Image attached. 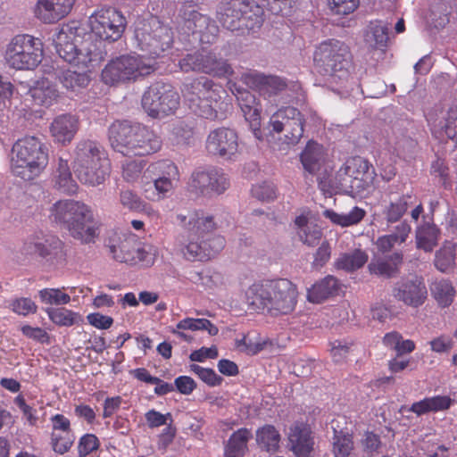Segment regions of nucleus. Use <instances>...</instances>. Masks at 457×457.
Here are the masks:
<instances>
[{
	"label": "nucleus",
	"mask_w": 457,
	"mask_h": 457,
	"mask_svg": "<svg viewBox=\"0 0 457 457\" xmlns=\"http://www.w3.org/2000/svg\"><path fill=\"white\" fill-rule=\"evenodd\" d=\"M91 31L86 32L77 21L60 26L52 40L59 56L79 69H88L101 57L102 41L114 42L121 37L126 19L115 8L103 7L88 18Z\"/></svg>",
	"instance_id": "f257e3e1"
},
{
	"label": "nucleus",
	"mask_w": 457,
	"mask_h": 457,
	"mask_svg": "<svg viewBox=\"0 0 457 457\" xmlns=\"http://www.w3.org/2000/svg\"><path fill=\"white\" fill-rule=\"evenodd\" d=\"M59 80L67 91L78 93L88 85L90 78L87 71L77 72L68 70L61 74Z\"/></svg>",
	"instance_id": "a18cd8bd"
},
{
	"label": "nucleus",
	"mask_w": 457,
	"mask_h": 457,
	"mask_svg": "<svg viewBox=\"0 0 457 457\" xmlns=\"http://www.w3.org/2000/svg\"><path fill=\"white\" fill-rule=\"evenodd\" d=\"M302 113L295 107L279 108L270 118L269 128L276 133H281L286 124H288Z\"/></svg>",
	"instance_id": "de8ad7c7"
},
{
	"label": "nucleus",
	"mask_w": 457,
	"mask_h": 457,
	"mask_svg": "<svg viewBox=\"0 0 457 457\" xmlns=\"http://www.w3.org/2000/svg\"><path fill=\"white\" fill-rule=\"evenodd\" d=\"M155 62L136 53L121 54L110 60L101 72L102 81L109 86L134 82L151 74Z\"/></svg>",
	"instance_id": "6e6552de"
},
{
	"label": "nucleus",
	"mask_w": 457,
	"mask_h": 457,
	"mask_svg": "<svg viewBox=\"0 0 457 457\" xmlns=\"http://www.w3.org/2000/svg\"><path fill=\"white\" fill-rule=\"evenodd\" d=\"M112 257L120 262L152 265L157 255L156 246L140 241L134 234L124 235L118 244L110 245Z\"/></svg>",
	"instance_id": "2eb2a0df"
},
{
	"label": "nucleus",
	"mask_w": 457,
	"mask_h": 457,
	"mask_svg": "<svg viewBox=\"0 0 457 457\" xmlns=\"http://www.w3.org/2000/svg\"><path fill=\"white\" fill-rule=\"evenodd\" d=\"M142 199L130 189H122L119 194L120 204L131 212H138L142 206Z\"/></svg>",
	"instance_id": "13d9d810"
},
{
	"label": "nucleus",
	"mask_w": 457,
	"mask_h": 457,
	"mask_svg": "<svg viewBox=\"0 0 457 457\" xmlns=\"http://www.w3.org/2000/svg\"><path fill=\"white\" fill-rule=\"evenodd\" d=\"M79 129V120L71 113L57 115L49 125V133L53 140L63 145L73 140Z\"/></svg>",
	"instance_id": "393cba45"
},
{
	"label": "nucleus",
	"mask_w": 457,
	"mask_h": 457,
	"mask_svg": "<svg viewBox=\"0 0 457 457\" xmlns=\"http://www.w3.org/2000/svg\"><path fill=\"white\" fill-rule=\"evenodd\" d=\"M297 297L296 286L286 278L258 280L245 291V302L253 311L271 316L292 312Z\"/></svg>",
	"instance_id": "7ed1b4c3"
},
{
	"label": "nucleus",
	"mask_w": 457,
	"mask_h": 457,
	"mask_svg": "<svg viewBox=\"0 0 457 457\" xmlns=\"http://www.w3.org/2000/svg\"><path fill=\"white\" fill-rule=\"evenodd\" d=\"M73 169L108 160L104 148L96 141L80 140L73 151Z\"/></svg>",
	"instance_id": "a878e982"
},
{
	"label": "nucleus",
	"mask_w": 457,
	"mask_h": 457,
	"mask_svg": "<svg viewBox=\"0 0 457 457\" xmlns=\"http://www.w3.org/2000/svg\"><path fill=\"white\" fill-rule=\"evenodd\" d=\"M311 428L306 424H295L290 428L288 440L293 452L298 457H308L313 449Z\"/></svg>",
	"instance_id": "cd10ccee"
},
{
	"label": "nucleus",
	"mask_w": 457,
	"mask_h": 457,
	"mask_svg": "<svg viewBox=\"0 0 457 457\" xmlns=\"http://www.w3.org/2000/svg\"><path fill=\"white\" fill-rule=\"evenodd\" d=\"M49 218L82 244L95 243L100 234L101 224L93 209L80 201H57L50 208Z\"/></svg>",
	"instance_id": "20e7f679"
},
{
	"label": "nucleus",
	"mask_w": 457,
	"mask_h": 457,
	"mask_svg": "<svg viewBox=\"0 0 457 457\" xmlns=\"http://www.w3.org/2000/svg\"><path fill=\"white\" fill-rule=\"evenodd\" d=\"M75 441V436L72 431L52 433L51 444L53 450L60 454L67 453Z\"/></svg>",
	"instance_id": "6e6d98bb"
},
{
	"label": "nucleus",
	"mask_w": 457,
	"mask_h": 457,
	"mask_svg": "<svg viewBox=\"0 0 457 457\" xmlns=\"http://www.w3.org/2000/svg\"><path fill=\"white\" fill-rule=\"evenodd\" d=\"M185 330H207V332L211 336H215L219 332L218 328L215 325H213L209 320L204 318L195 319L189 317L179 321L176 327L170 329V332L183 341L191 342L193 339L192 336L185 333Z\"/></svg>",
	"instance_id": "473e14b6"
},
{
	"label": "nucleus",
	"mask_w": 457,
	"mask_h": 457,
	"mask_svg": "<svg viewBox=\"0 0 457 457\" xmlns=\"http://www.w3.org/2000/svg\"><path fill=\"white\" fill-rule=\"evenodd\" d=\"M145 420L149 428H158L168 424V420H171V414H162L155 410H150L145 413Z\"/></svg>",
	"instance_id": "338daca9"
},
{
	"label": "nucleus",
	"mask_w": 457,
	"mask_h": 457,
	"mask_svg": "<svg viewBox=\"0 0 457 457\" xmlns=\"http://www.w3.org/2000/svg\"><path fill=\"white\" fill-rule=\"evenodd\" d=\"M54 180V186L62 193L71 195L77 192L78 185L72 177L67 160L59 159Z\"/></svg>",
	"instance_id": "58836bf2"
},
{
	"label": "nucleus",
	"mask_w": 457,
	"mask_h": 457,
	"mask_svg": "<svg viewBox=\"0 0 457 457\" xmlns=\"http://www.w3.org/2000/svg\"><path fill=\"white\" fill-rule=\"evenodd\" d=\"M427 287L421 278L411 277L394 289V296L411 307L422 305L427 298Z\"/></svg>",
	"instance_id": "5701e85b"
},
{
	"label": "nucleus",
	"mask_w": 457,
	"mask_h": 457,
	"mask_svg": "<svg viewBox=\"0 0 457 457\" xmlns=\"http://www.w3.org/2000/svg\"><path fill=\"white\" fill-rule=\"evenodd\" d=\"M43 55L44 44L40 38L19 34L6 45L4 61L15 70H33L41 62Z\"/></svg>",
	"instance_id": "f8f14e48"
},
{
	"label": "nucleus",
	"mask_w": 457,
	"mask_h": 457,
	"mask_svg": "<svg viewBox=\"0 0 457 457\" xmlns=\"http://www.w3.org/2000/svg\"><path fill=\"white\" fill-rule=\"evenodd\" d=\"M45 312L52 322L61 327H71L80 320L79 313L66 308L48 307Z\"/></svg>",
	"instance_id": "3c124183"
},
{
	"label": "nucleus",
	"mask_w": 457,
	"mask_h": 457,
	"mask_svg": "<svg viewBox=\"0 0 457 457\" xmlns=\"http://www.w3.org/2000/svg\"><path fill=\"white\" fill-rule=\"evenodd\" d=\"M403 255L400 253H395L390 259H378L372 261L369 264V270L372 274L392 277L397 272V267L402 262Z\"/></svg>",
	"instance_id": "c03bdc74"
},
{
	"label": "nucleus",
	"mask_w": 457,
	"mask_h": 457,
	"mask_svg": "<svg viewBox=\"0 0 457 457\" xmlns=\"http://www.w3.org/2000/svg\"><path fill=\"white\" fill-rule=\"evenodd\" d=\"M182 71H197L216 77H226L232 73L229 64L219 57L214 50L202 48L192 54H187L179 61Z\"/></svg>",
	"instance_id": "f3484780"
},
{
	"label": "nucleus",
	"mask_w": 457,
	"mask_h": 457,
	"mask_svg": "<svg viewBox=\"0 0 457 457\" xmlns=\"http://www.w3.org/2000/svg\"><path fill=\"white\" fill-rule=\"evenodd\" d=\"M314 62L330 83H344L348 79L350 51L345 43L336 39L320 43L314 52Z\"/></svg>",
	"instance_id": "1a4fd4ad"
},
{
	"label": "nucleus",
	"mask_w": 457,
	"mask_h": 457,
	"mask_svg": "<svg viewBox=\"0 0 457 457\" xmlns=\"http://www.w3.org/2000/svg\"><path fill=\"white\" fill-rule=\"evenodd\" d=\"M258 445L268 452H274L279 446V432L271 425H266L256 431Z\"/></svg>",
	"instance_id": "8fccbe9b"
},
{
	"label": "nucleus",
	"mask_w": 457,
	"mask_h": 457,
	"mask_svg": "<svg viewBox=\"0 0 457 457\" xmlns=\"http://www.w3.org/2000/svg\"><path fill=\"white\" fill-rule=\"evenodd\" d=\"M135 41L137 46L154 59L162 56L171 47L173 35L170 29L162 24L156 18H151L150 21L139 23L135 29Z\"/></svg>",
	"instance_id": "4468645a"
},
{
	"label": "nucleus",
	"mask_w": 457,
	"mask_h": 457,
	"mask_svg": "<svg viewBox=\"0 0 457 457\" xmlns=\"http://www.w3.org/2000/svg\"><path fill=\"white\" fill-rule=\"evenodd\" d=\"M351 344L341 340H336L331 343L330 353L335 362L343 361L347 356Z\"/></svg>",
	"instance_id": "69168bd1"
},
{
	"label": "nucleus",
	"mask_w": 457,
	"mask_h": 457,
	"mask_svg": "<svg viewBox=\"0 0 457 457\" xmlns=\"http://www.w3.org/2000/svg\"><path fill=\"white\" fill-rule=\"evenodd\" d=\"M109 160L104 162H91L74 169L78 179L84 185L96 187L103 184L110 173Z\"/></svg>",
	"instance_id": "c756f323"
},
{
	"label": "nucleus",
	"mask_w": 457,
	"mask_h": 457,
	"mask_svg": "<svg viewBox=\"0 0 457 457\" xmlns=\"http://www.w3.org/2000/svg\"><path fill=\"white\" fill-rule=\"evenodd\" d=\"M181 91L188 107L195 114L210 120L220 118V101L225 93L220 86L206 77H200L186 81Z\"/></svg>",
	"instance_id": "0eeeda50"
},
{
	"label": "nucleus",
	"mask_w": 457,
	"mask_h": 457,
	"mask_svg": "<svg viewBox=\"0 0 457 457\" xmlns=\"http://www.w3.org/2000/svg\"><path fill=\"white\" fill-rule=\"evenodd\" d=\"M219 29L209 17L196 12H189L179 25V34L182 40L189 43L212 44L214 42Z\"/></svg>",
	"instance_id": "6ab92c4d"
},
{
	"label": "nucleus",
	"mask_w": 457,
	"mask_h": 457,
	"mask_svg": "<svg viewBox=\"0 0 457 457\" xmlns=\"http://www.w3.org/2000/svg\"><path fill=\"white\" fill-rule=\"evenodd\" d=\"M376 173L374 168L361 157H353L337 171L332 186L350 195L370 191Z\"/></svg>",
	"instance_id": "9b49d317"
},
{
	"label": "nucleus",
	"mask_w": 457,
	"mask_h": 457,
	"mask_svg": "<svg viewBox=\"0 0 457 457\" xmlns=\"http://www.w3.org/2000/svg\"><path fill=\"white\" fill-rule=\"evenodd\" d=\"M263 10L259 4L249 0H230L218 12L222 26L229 30L246 29L254 30L263 22Z\"/></svg>",
	"instance_id": "ddd939ff"
},
{
	"label": "nucleus",
	"mask_w": 457,
	"mask_h": 457,
	"mask_svg": "<svg viewBox=\"0 0 457 457\" xmlns=\"http://www.w3.org/2000/svg\"><path fill=\"white\" fill-rule=\"evenodd\" d=\"M23 248L27 253H36L49 260L63 256V243L54 235H35L24 243Z\"/></svg>",
	"instance_id": "412c9836"
},
{
	"label": "nucleus",
	"mask_w": 457,
	"mask_h": 457,
	"mask_svg": "<svg viewBox=\"0 0 457 457\" xmlns=\"http://www.w3.org/2000/svg\"><path fill=\"white\" fill-rule=\"evenodd\" d=\"M190 370L196 374L201 380L211 386H215L221 383V378L219 377L212 369L204 368L197 364H192L190 365Z\"/></svg>",
	"instance_id": "052dcab7"
},
{
	"label": "nucleus",
	"mask_w": 457,
	"mask_h": 457,
	"mask_svg": "<svg viewBox=\"0 0 457 457\" xmlns=\"http://www.w3.org/2000/svg\"><path fill=\"white\" fill-rule=\"evenodd\" d=\"M112 147L123 155L145 156L158 152L162 140L153 130L128 120H116L109 128Z\"/></svg>",
	"instance_id": "39448f33"
},
{
	"label": "nucleus",
	"mask_w": 457,
	"mask_h": 457,
	"mask_svg": "<svg viewBox=\"0 0 457 457\" xmlns=\"http://www.w3.org/2000/svg\"><path fill=\"white\" fill-rule=\"evenodd\" d=\"M431 294L438 305L448 307L453 302L455 290L452 283L445 279L436 280L430 287Z\"/></svg>",
	"instance_id": "49530a36"
},
{
	"label": "nucleus",
	"mask_w": 457,
	"mask_h": 457,
	"mask_svg": "<svg viewBox=\"0 0 457 457\" xmlns=\"http://www.w3.org/2000/svg\"><path fill=\"white\" fill-rule=\"evenodd\" d=\"M246 85L259 91L265 98H271L287 90L286 81L277 76H267L262 73L252 71L244 76Z\"/></svg>",
	"instance_id": "b1692460"
},
{
	"label": "nucleus",
	"mask_w": 457,
	"mask_h": 457,
	"mask_svg": "<svg viewBox=\"0 0 457 457\" xmlns=\"http://www.w3.org/2000/svg\"><path fill=\"white\" fill-rule=\"evenodd\" d=\"M9 307L13 312L21 316H28L37 312V306L34 301L28 297H21L12 300Z\"/></svg>",
	"instance_id": "bf43d9fd"
},
{
	"label": "nucleus",
	"mask_w": 457,
	"mask_h": 457,
	"mask_svg": "<svg viewBox=\"0 0 457 457\" xmlns=\"http://www.w3.org/2000/svg\"><path fill=\"white\" fill-rule=\"evenodd\" d=\"M179 105V96L168 83L156 82L151 85L142 97L144 110L153 118L173 113Z\"/></svg>",
	"instance_id": "dca6fc26"
},
{
	"label": "nucleus",
	"mask_w": 457,
	"mask_h": 457,
	"mask_svg": "<svg viewBox=\"0 0 457 457\" xmlns=\"http://www.w3.org/2000/svg\"><path fill=\"white\" fill-rule=\"evenodd\" d=\"M233 94L236 96L245 120L249 122L254 137L261 139V112L258 108L255 96L251 92L245 89H237V93L233 92Z\"/></svg>",
	"instance_id": "bb28decb"
},
{
	"label": "nucleus",
	"mask_w": 457,
	"mask_h": 457,
	"mask_svg": "<svg viewBox=\"0 0 457 457\" xmlns=\"http://www.w3.org/2000/svg\"><path fill=\"white\" fill-rule=\"evenodd\" d=\"M410 195H402L395 199H391L388 203H385L382 210V215L386 219L387 224L395 223L401 220L406 212L410 204Z\"/></svg>",
	"instance_id": "37998d69"
},
{
	"label": "nucleus",
	"mask_w": 457,
	"mask_h": 457,
	"mask_svg": "<svg viewBox=\"0 0 457 457\" xmlns=\"http://www.w3.org/2000/svg\"><path fill=\"white\" fill-rule=\"evenodd\" d=\"M87 320L90 325L98 329H107L113 323V320L112 317L103 315L99 312L88 314L87 316Z\"/></svg>",
	"instance_id": "774afa93"
},
{
	"label": "nucleus",
	"mask_w": 457,
	"mask_h": 457,
	"mask_svg": "<svg viewBox=\"0 0 457 457\" xmlns=\"http://www.w3.org/2000/svg\"><path fill=\"white\" fill-rule=\"evenodd\" d=\"M325 218L328 219L332 223L341 227H350L358 224L366 215L364 209L354 206L347 213L337 212L334 210H325L323 212Z\"/></svg>",
	"instance_id": "ea45409f"
},
{
	"label": "nucleus",
	"mask_w": 457,
	"mask_h": 457,
	"mask_svg": "<svg viewBox=\"0 0 457 457\" xmlns=\"http://www.w3.org/2000/svg\"><path fill=\"white\" fill-rule=\"evenodd\" d=\"M179 225L184 229L179 238V250L187 260L209 259L225 245V239L208 235L216 228L212 216L202 211H190L177 215Z\"/></svg>",
	"instance_id": "f03ea898"
},
{
	"label": "nucleus",
	"mask_w": 457,
	"mask_h": 457,
	"mask_svg": "<svg viewBox=\"0 0 457 457\" xmlns=\"http://www.w3.org/2000/svg\"><path fill=\"white\" fill-rule=\"evenodd\" d=\"M456 244L451 241L445 242L441 249L436 252L435 266L442 272L450 270L454 265Z\"/></svg>",
	"instance_id": "864d4df0"
},
{
	"label": "nucleus",
	"mask_w": 457,
	"mask_h": 457,
	"mask_svg": "<svg viewBox=\"0 0 457 457\" xmlns=\"http://www.w3.org/2000/svg\"><path fill=\"white\" fill-rule=\"evenodd\" d=\"M42 303L48 305H65L71 302V296L64 288H44L38 291Z\"/></svg>",
	"instance_id": "5fc2aeb1"
},
{
	"label": "nucleus",
	"mask_w": 457,
	"mask_h": 457,
	"mask_svg": "<svg viewBox=\"0 0 457 457\" xmlns=\"http://www.w3.org/2000/svg\"><path fill=\"white\" fill-rule=\"evenodd\" d=\"M251 436L252 434L247 428H240L233 433L226 446L225 457H243Z\"/></svg>",
	"instance_id": "79ce46f5"
},
{
	"label": "nucleus",
	"mask_w": 457,
	"mask_h": 457,
	"mask_svg": "<svg viewBox=\"0 0 457 457\" xmlns=\"http://www.w3.org/2000/svg\"><path fill=\"white\" fill-rule=\"evenodd\" d=\"M411 226L403 221L398 224L395 231L388 235L379 237L375 245L378 251L387 253L391 251L395 245H399L406 241L411 232Z\"/></svg>",
	"instance_id": "e433bc0d"
},
{
	"label": "nucleus",
	"mask_w": 457,
	"mask_h": 457,
	"mask_svg": "<svg viewBox=\"0 0 457 457\" xmlns=\"http://www.w3.org/2000/svg\"><path fill=\"white\" fill-rule=\"evenodd\" d=\"M440 237L439 228L433 223L424 222L415 230L417 248L425 252H432Z\"/></svg>",
	"instance_id": "c9c22d12"
},
{
	"label": "nucleus",
	"mask_w": 457,
	"mask_h": 457,
	"mask_svg": "<svg viewBox=\"0 0 457 457\" xmlns=\"http://www.w3.org/2000/svg\"><path fill=\"white\" fill-rule=\"evenodd\" d=\"M388 25L382 21H371L363 32L364 46L369 50L384 51L388 42Z\"/></svg>",
	"instance_id": "7c9ffc66"
},
{
	"label": "nucleus",
	"mask_w": 457,
	"mask_h": 457,
	"mask_svg": "<svg viewBox=\"0 0 457 457\" xmlns=\"http://www.w3.org/2000/svg\"><path fill=\"white\" fill-rule=\"evenodd\" d=\"M252 195L262 201L273 200L276 197V187L272 182H262L252 187Z\"/></svg>",
	"instance_id": "680f3d73"
},
{
	"label": "nucleus",
	"mask_w": 457,
	"mask_h": 457,
	"mask_svg": "<svg viewBox=\"0 0 457 457\" xmlns=\"http://www.w3.org/2000/svg\"><path fill=\"white\" fill-rule=\"evenodd\" d=\"M304 118L303 114L295 118L283 129L284 137L279 138L278 142H275L271 147L274 151L287 153V150L297 145L303 135Z\"/></svg>",
	"instance_id": "72a5a7b5"
},
{
	"label": "nucleus",
	"mask_w": 457,
	"mask_h": 457,
	"mask_svg": "<svg viewBox=\"0 0 457 457\" xmlns=\"http://www.w3.org/2000/svg\"><path fill=\"white\" fill-rule=\"evenodd\" d=\"M29 92L35 104L46 108L55 104L60 98L56 85L45 78L35 81Z\"/></svg>",
	"instance_id": "c85d7f7f"
},
{
	"label": "nucleus",
	"mask_w": 457,
	"mask_h": 457,
	"mask_svg": "<svg viewBox=\"0 0 457 457\" xmlns=\"http://www.w3.org/2000/svg\"><path fill=\"white\" fill-rule=\"evenodd\" d=\"M75 0H37L34 15L45 24H54L65 18L71 11Z\"/></svg>",
	"instance_id": "4be33fe9"
},
{
	"label": "nucleus",
	"mask_w": 457,
	"mask_h": 457,
	"mask_svg": "<svg viewBox=\"0 0 457 457\" xmlns=\"http://www.w3.org/2000/svg\"><path fill=\"white\" fill-rule=\"evenodd\" d=\"M144 162L142 161H130L127 162L122 166V177L129 183L137 181L142 174L144 169Z\"/></svg>",
	"instance_id": "e2e57ef3"
},
{
	"label": "nucleus",
	"mask_w": 457,
	"mask_h": 457,
	"mask_svg": "<svg viewBox=\"0 0 457 457\" xmlns=\"http://www.w3.org/2000/svg\"><path fill=\"white\" fill-rule=\"evenodd\" d=\"M295 226L297 227V233L300 239L309 246L317 245L321 237L320 228L308 220L304 215H300L295 218Z\"/></svg>",
	"instance_id": "a19ab883"
},
{
	"label": "nucleus",
	"mask_w": 457,
	"mask_h": 457,
	"mask_svg": "<svg viewBox=\"0 0 457 457\" xmlns=\"http://www.w3.org/2000/svg\"><path fill=\"white\" fill-rule=\"evenodd\" d=\"M48 164V149L38 137L18 139L12 145L10 167L13 176L24 181L38 178Z\"/></svg>",
	"instance_id": "423d86ee"
},
{
	"label": "nucleus",
	"mask_w": 457,
	"mask_h": 457,
	"mask_svg": "<svg viewBox=\"0 0 457 457\" xmlns=\"http://www.w3.org/2000/svg\"><path fill=\"white\" fill-rule=\"evenodd\" d=\"M99 446L98 438L93 434L83 436L79 443V453L80 456H86L96 451Z\"/></svg>",
	"instance_id": "0e129e2a"
},
{
	"label": "nucleus",
	"mask_w": 457,
	"mask_h": 457,
	"mask_svg": "<svg viewBox=\"0 0 457 457\" xmlns=\"http://www.w3.org/2000/svg\"><path fill=\"white\" fill-rule=\"evenodd\" d=\"M360 5V0H328L330 11L337 15L353 13Z\"/></svg>",
	"instance_id": "4d7b16f0"
},
{
	"label": "nucleus",
	"mask_w": 457,
	"mask_h": 457,
	"mask_svg": "<svg viewBox=\"0 0 457 457\" xmlns=\"http://www.w3.org/2000/svg\"><path fill=\"white\" fill-rule=\"evenodd\" d=\"M368 261V254L360 249L342 253L336 261L337 269L353 271L361 268Z\"/></svg>",
	"instance_id": "09e8293b"
},
{
	"label": "nucleus",
	"mask_w": 457,
	"mask_h": 457,
	"mask_svg": "<svg viewBox=\"0 0 457 457\" xmlns=\"http://www.w3.org/2000/svg\"><path fill=\"white\" fill-rule=\"evenodd\" d=\"M336 422L339 423V420H333L331 422V428L334 430L333 454L335 457H348L353 448L352 438L348 434L337 431L335 427Z\"/></svg>",
	"instance_id": "603ef678"
},
{
	"label": "nucleus",
	"mask_w": 457,
	"mask_h": 457,
	"mask_svg": "<svg viewBox=\"0 0 457 457\" xmlns=\"http://www.w3.org/2000/svg\"><path fill=\"white\" fill-rule=\"evenodd\" d=\"M205 149L209 154L230 162L237 161L241 154L237 133L225 127L210 131Z\"/></svg>",
	"instance_id": "aec40b11"
},
{
	"label": "nucleus",
	"mask_w": 457,
	"mask_h": 457,
	"mask_svg": "<svg viewBox=\"0 0 457 457\" xmlns=\"http://www.w3.org/2000/svg\"><path fill=\"white\" fill-rule=\"evenodd\" d=\"M455 403H457V392H453L451 395L426 397L423 400L412 403L410 411L418 416H421L428 412L446 411Z\"/></svg>",
	"instance_id": "2f4dec72"
},
{
	"label": "nucleus",
	"mask_w": 457,
	"mask_h": 457,
	"mask_svg": "<svg viewBox=\"0 0 457 457\" xmlns=\"http://www.w3.org/2000/svg\"><path fill=\"white\" fill-rule=\"evenodd\" d=\"M189 187L197 195L212 196L224 193L229 187V180L220 168L200 167L192 173Z\"/></svg>",
	"instance_id": "a211bd4d"
},
{
	"label": "nucleus",
	"mask_w": 457,
	"mask_h": 457,
	"mask_svg": "<svg viewBox=\"0 0 457 457\" xmlns=\"http://www.w3.org/2000/svg\"><path fill=\"white\" fill-rule=\"evenodd\" d=\"M300 161L304 170L311 174L317 173L326 161L324 147L315 141H309L300 154Z\"/></svg>",
	"instance_id": "f704fd0d"
},
{
	"label": "nucleus",
	"mask_w": 457,
	"mask_h": 457,
	"mask_svg": "<svg viewBox=\"0 0 457 457\" xmlns=\"http://www.w3.org/2000/svg\"><path fill=\"white\" fill-rule=\"evenodd\" d=\"M146 172L152 175L151 180L144 175L140 181V189L145 198L151 202H159L166 198L179 181V169L169 160H161L150 164Z\"/></svg>",
	"instance_id": "9d476101"
},
{
	"label": "nucleus",
	"mask_w": 457,
	"mask_h": 457,
	"mask_svg": "<svg viewBox=\"0 0 457 457\" xmlns=\"http://www.w3.org/2000/svg\"><path fill=\"white\" fill-rule=\"evenodd\" d=\"M338 289V280L333 276H327L308 290L307 298L310 302L320 303L330 295L337 294Z\"/></svg>",
	"instance_id": "4c0bfd02"
}]
</instances>
